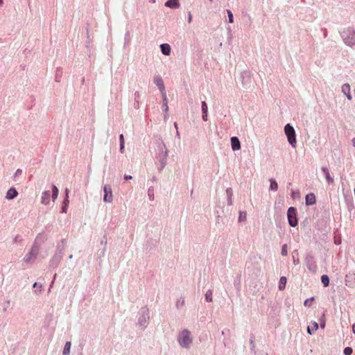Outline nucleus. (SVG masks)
Instances as JSON below:
<instances>
[{
    "mask_svg": "<svg viewBox=\"0 0 355 355\" xmlns=\"http://www.w3.org/2000/svg\"><path fill=\"white\" fill-rule=\"evenodd\" d=\"M177 341L182 348L189 349L193 343L192 332L188 329H182L177 336Z\"/></svg>",
    "mask_w": 355,
    "mask_h": 355,
    "instance_id": "nucleus-1",
    "label": "nucleus"
},
{
    "mask_svg": "<svg viewBox=\"0 0 355 355\" xmlns=\"http://www.w3.org/2000/svg\"><path fill=\"white\" fill-rule=\"evenodd\" d=\"M341 38L345 45L349 47L355 46V29L347 27L340 32Z\"/></svg>",
    "mask_w": 355,
    "mask_h": 355,
    "instance_id": "nucleus-2",
    "label": "nucleus"
},
{
    "mask_svg": "<svg viewBox=\"0 0 355 355\" xmlns=\"http://www.w3.org/2000/svg\"><path fill=\"white\" fill-rule=\"evenodd\" d=\"M149 310L146 306L142 307L139 311L137 325L141 329H144L147 327L149 321Z\"/></svg>",
    "mask_w": 355,
    "mask_h": 355,
    "instance_id": "nucleus-3",
    "label": "nucleus"
},
{
    "mask_svg": "<svg viewBox=\"0 0 355 355\" xmlns=\"http://www.w3.org/2000/svg\"><path fill=\"white\" fill-rule=\"evenodd\" d=\"M284 132L287 137L288 142L295 148L296 145V134L294 128L289 123L284 126Z\"/></svg>",
    "mask_w": 355,
    "mask_h": 355,
    "instance_id": "nucleus-4",
    "label": "nucleus"
},
{
    "mask_svg": "<svg viewBox=\"0 0 355 355\" xmlns=\"http://www.w3.org/2000/svg\"><path fill=\"white\" fill-rule=\"evenodd\" d=\"M52 191V199L53 201L55 200V199L58 198V188L53 185ZM50 198H51V192L50 191H45L42 192V197H41V203L43 205H49L50 202Z\"/></svg>",
    "mask_w": 355,
    "mask_h": 355,
    "instance_id": "nucleus-5",
    "label": "nucleus"
},
{
    "mask_svg": "<svg viewBox=\"0 0 355 355\" xmlns=\"http://www.w3.org/2000/svg\"><path fill=\"white\" fill-rule=\"evenodd\" d=\"M287 218L288 223L291 227H295L297 225V219L296 218V209L291 207L287 211Z\"/></svg>",
    "mask_w": 355,
    "mask_h": 355,
    "instance_id": "nucleus-6",
    "label": "nucleus"
},
{
    "mask_svg": "<svg viewBox=\"0 0 355 355\" xmlns=\"http://www.w3.org/2000/svg\"><path fill=\"white\" fill-rule=\"evenodd\" d=\"M103 201L105 202H112L113 200L112 191L110 185H105L103 187Z\"/></svg>",
    "mask_w": 355,
    "mask_h": 355,
    "instance_id": "nucleus-7",
    "label": "nucleus"
},
{
    "mask_svg": "<svg viewBox=\"0 0 355 355\" xmlns=\"http://www.w3.org/2000/svg\"><path fill=\"white\" fill-rule=\"evenodd\" d=\"M38 253V249L37 247H33L31 251L25 256L24 261L26 262H31L34 259Z\"/></svg>",
    "mask_w": 355,
    "mask_h": 355,
    "instance_id": "nucleus-8",
    "label": "nucleus"
},
{
    "mask_svg": "<svg viewBox=\"0 0 355 355\" xmlns=\"http://www.w3.org/2000/svg\"><path fill=\"white\" fill-rule=\"evenodd\" d=\"M162 146H163V148H162V153H163V158L160 160L159 170H162V168H164L166 166L167 157H168V150L166 148L165 144H163Z\"/></svg>",
    "mask_w": 355,
    "mask_h": 355,
    "instance_id": "nucleus-9",
    "label": "nucleus"
},
{
    "mask_svg": "<svg viewBox=\"0 0 355 355\" xmlns=\"http://www.w3.org/2000/svg\"><path fill=\"white\" fill-rule=\"evenodd\" d=\"M162 109L163 111L165 112L164 118L166 119L168 117V101H167V96L166 92H162Z\"/></svg>",
    "mask_w": 355,
    "mask_h": 355,
    "instance_id": "nucleus-10",
    "label": "nucleus"
},
{
    "mask_svg": "<svg viewBox=\"0 0 355 355\" xmlns=\"http://www.w3.org/2000/svg\"><path fill=\"white\" fill-rule=\"evenodd\" d=\"M17 195H18L17 191L15 188L12 187L10 189H9L8 190V191L6 192V198L7 200H12L15 197H17Z\"/></svg>",
    "mask_w": 355,
    "mask_h": 355,
    "instance_id": "nucleus-11",
    "label": "nucleus"
},
{
    "mask_svg": "<svg viewBox=\"0 0 355 355\" xmlns=\"http://www.w3.org/2000/svg\"><path fill=\"white\" fill-rule=\"evenodd\" d=\"M231 145L233 150H238L241 148V144L239 139L236 137L231 138Z\"/></svg>",
    "mask_w": 355,
    "mask_h": 355,
    "instance_id": "nucleus-12",
    "label": "nucleus"
},
{
    "mask_svg": "<svg viewBox=\"0 0 355 355\" xmlns=\"http://www.w3.org/2000/svg\"><path fill=\"white\" fill-rule=\"evenodd\" d=\"M342 92L347 96L348 100H351L352 96L350 94V86L349 84H344L342 86Z\"/></svg>",
    "mask_w": 355,
    "mask_h": 355,
    "instance_id": "nucleus-13",
    "label": "nucleus"
},
{
    "mask_svg": "<svg viewBox=\"0 0 355 355\" xmlns=\"http://www.w3.org/2000/svg\"><path fill=\"white\" fill-rule=\"evenodd\" d=\"M160 49L162 53L164 55H169L171 52V46L168 44H162L160 45Z\"/></svg>",
    "mask_w": 355,
    "mask_h": 355,
    "instance_id": "nucleus-14",
    "label": "nucleus"
},
{
    "mask_svg": "<svg viewBox=\"0 0 355 355\" xmlns=\"http://www.w3.org/2000/svg\"><path fill=\"white\" fill-rule=\"evenodd\" d=\"M155 85L157 86L159 89L162 92H165V87L164 82L160 77H156L154 80Z\"/></svg>",
    "mask_w": 355,
    "mask_h": 355,
    "instance_id": "nucleus-15",
    "label": "nucleus"
},
{
    "mask_svg": "<svg viewBox=\"0 0 355 355\" xmlns=\"http://www.w3.org/2000/svg\"><path fill=\"white\" fill-rule=\"evenodd\" d=\"M321 171L324 173L327 182L328 183H332L334 182V179L331 178L328 168L327 167H322Z\"/></svg>",
    "mask_w": 355,
    "mask_h": 355,
    "instance_id": "nucleus-16",
    "label": "nucleus"
},
{
    "mask_svg": "<svg viewBox=\"0 0 355 355\" xmlns=\"http://www.w3.org/2000/svg\"><path fill=\"white\" fill-rule=\"evenodd\" d=\"M165 6L172 8H178L180 6L179 0H168L165 3Z\"/></svg>",
    "mask_w": 355,
    "mask_h": 355,
    "instance_id": "nucleus-17",
    "label": "nucleus"
},
{
    "mask_svg": "<svg viewBox=\"0 0 355 355\" xmlns=\"http://www.w3.org/2000/svg\"><path fill=\"white\" fill-rule=\"evenodd\" d=\"M315 197L313 193H309L306 196V204L307 205H312L315 203Z\"/></svg>",
    "mask_w": 355,
    "mask_h": 355,
    "instance_id": "nucleus-18",
    "label": "nucleus"
},
{
    "mask_svg": "<svg viewBox=\"0 0 355 355\" xmlns=\"http://www.w3.org/2000/svg\"><path fill=\"white\" fill-rule=\"evenodd\" d=\"M311 324V327L310 326H308L307 327V332L310 335H312L313 334V331H316L319 327L318 324L316 322H312Z\"/></svg>",
    "mask_w": 355,
    "mask_h": 355,
    "instance_id": "nucleus-19",
    "label": "nucleus"
},
{
    "mask_svg": "<svg viewBox=\"0 0 355 355\" xmlns=\"http://www.w3.org/2000/svg\"><path fill=\"white\" fill-rule=\"evenodd\" d=\"M286 282H287V279L286 277H282L280 278L279 282V286H278V288L280 291L284 290V288L286 287Z\"/></svg>",
    "mask_w": 355,
    "mask_h": 355,
    "instance_id": "nucleus-20",
    "label": "nucleus"
},
{
    "mask_svg": "<svg viewBox=\"0 0 355 355\" xmlns=\"http://www.w3.org/2000/svg\"><path fill=\"white\" fill-rule=\"evenodd\" d=\"M71 343L69 341H67L64 347V349L62 352L63 355H69L70 354V350H71Z\"/></svg>",
    "mask_w": 355,
    "mask_h": 355,
    "instance_id": "nucleus-21",
    "label": "nucleus"
},
{
    "mask_svg": "<svg viewBox=\"0 0 355 355\" xmlns=\"http://www.w3.org/2000/svg\"><path fill=\"white\" fill-rule=\"evenodd\" d=\"M184 305V298L182 297H179L177 301L175 306L178 309H182Z\"/></svg>",
    "mask_w": 355,
    "mask_h": 355,
    "instance_id": "nucleus-22",
    "label": "nucleus"
},
{
    "mask_svg": "<svg viewBox=\"0 0 355 355\" xmlns=\"http://www.w3.org/2000/svg\"><path fill=\"white\" fill-rule=\"evenodd\" d=\"M270 189L272 191H277L278 189V184L277 182L272 179L270 180Z\"/></svg>",
    "mask_w": 355,
    "mask_h": 355,
    "instance_id": "nucleus-23",
    "label": "nucleus"
},
{
    "mask_svg": "<svg viewBox=\"0 0 355 355\" xmlns=\"http://www.w3.org/2000/svg\"><path fill=\"white\" fill-rule=\"evenodd\" d=\"M321 282H322V284L324 285V286L326 287V286H329V277L326 275H323L321 277Z\"/></svg>",
    "mask_w": 355,
    "mask_h": 355,
    "instance_id": "nucleus-24",
    "label": "nucleus"
},
{
    "mask_svg": "<svg viewBox=\"0 0 355 355\" xmlns=\"http://www.w3.org/2000/svg\"><path fill=\"white\" fill-rule=\"evenodd\" d=\"M22 175V170L17 169L14 174V181L17 182L19 180V177Z\"/></svg>",
    "mask_w": 355,
    "mask_h": 355,
    "instance_id": "nucleus-25",
    "label": "nucleus"
},
{
    "mask_svg": "<svg viewBox=\"0 0 355 355\" xmlns=\"http://www.w3.org/2000/svg\"><path fill=\"white\" fill-rule=\"evenodd\" d=\"M148 196L150 200H154V188L150 187L148 189Z\"/></svg>",
    "mask_w": 355,
    "mask_h": 355,
    "instance_id": "nucleus-26",
    "label": "nucleus"
},
{
    "mask_svg": "<svg viewBox=\"0 0 355 355\" xmlns=\"http://www.w3.org/2000/svg\"><path fill=\"white\" fill-rule=\"evenodd\" d=\"M205 300L206 301L210 302H212V292L211 291L209 290L205 293Z\"/></svg>",
    "mask_w": 355,
    "mask_h": 355,
    "instance_id": "nucleus-27",
    "label": "nucleus"
},
{
    "mask_svg": "<svg viewBox=\"0 0 355 355\" xmlns=\"http://www.w3.org/2000/svg\"><path fill=\"white\" fill-rule=\"evenodd\" d=\"M247 214L245 211H239V221H244L246 220Z\"/></svg>",
    "mask_w": 355,
    "mask_h": 355,
    "instance_id": "nucleus-28",
    "label": "nucleus"
},
{
    "mask_svg": "<svg viewBox=\"0 0 355 355\" xmlns=\"http://www.w3.org/2000/svg\"><path fill=\"white\" fill-rule=\"evenodd\" d=\"M201 109L202 113H208V107L205 101L201 103Z\"/></svg>",
    "mask_w": 355,
    "mask_h": 355,
    "instance_id": "nucleus-29",
    "label": "nucleus"
},
{
    "mask_svg": "<svg viewBox=\"0 0 355 355\" xmlns=\"http://www.w3.org/2000/svg\"><path fill=\"white\" fill-rule=\"evenodd\" d=\"M227 15H228V21L230 23H233L234 22V16H233V13L232 12L231 10H227Z\"/></svg>",
    "mask_w": 355,
    "mask_h": 355,
    "instance_id": "nucleus-30",
    "label": "nucleus"
},
{
    "mask_svg": "<svg viewBox=\"0 0 355 355\" xmlns=\"http://www.w3.org/2000/svg\"><path fill=\"white\" fill-rule=\"evenodd\" d=\"M69 202V200L67 198L66 200H64V206L62 208V211L63 213H67V206H68Z\"/></svg>",
    "mask_w": 355,
    "mask_h": 355,
    "instance_id": "nucleus-31",
    "label": "nucleus"
},
{
    "mask_svg": "<svg viewBox=\"0 0 355 355\" xmlns=\"http://www.w3.org/2000/svg\"><path fill=\"white\" fill-rule=\"evenodd\" d=\"M314 300V298L313 297H311V298H309V299H306L304 302V304L305 306H311V303Z\"/></svg>",
    "mask_w": 355,
    "mask_h": 355,
    "instance_id": "nucleus-32",
    "label": "nucleus"
},
{
    "mask_svg": "<svg viewBox=\"0 0 355 355\" xmlns=\"http://www.w3.org/2000/svg\"><path fill=\"white\" fill-rule=\"evenodd\" d=\"M281 253H282V256H286L288 254L287 245L286 244L283 245Z\"/></svg>",
    "mask_w": 355,
    "mask_h": 355,
    "instance_id": "nucleus-33",
    "label": "nucleus"
},
{
    "mask_svg": "<svg viewBox=\"0 0 355 355\" xmlns=\"http://www.w3.org/2000/svg\"><path fill=\"white\" fill-rule=\"evenodd\" d=\"M352 349L349 347H347L344 349V354L345 355H351L352 354Z\"/></svg>",
    "mask_w": 355,
    "mask_h": 355,
    "instance_id": "nucleus-34",
    "label": "nucleus"
},
{
    "mask_svg": "<svg viewBox=\"0 0 355 355\" xmlns=\"http://www.w3.org/2000/svg\"><path fill=\"white\" fill-rule=\"evenodd\" d=\"M227 193L230 198L228 203H229V205H232V200H231L232 192H231L230 189H227Z\"/></svg>",
    "mask_w": 355,
    "mask_h": 355,
    "instance_id": "nucleus-35",
    "label": "nucleus"
},
{
    "mask_svg": "<svg viewBox=\"0 0 355 355\" xmlns=\"http://www.w3.org/2000/svg\"><path fill=\"white\" fill-rule=\"evenodd\" d=\"M119 141H120V144H122V143H124V137H123V135H120L119 136Z\"/></svg>",
    "mask_w": 355,
    "mask_h": 355,
    "instance_id": "nucleus-36",
    "label": "nucleus"
},
{
    "mask_svg": "<svg viewBox=\"0 0 355 355\" xmlns=\"http://www.w3.org/2000/svg\"><path fill=\"white\" fill-rule=\"evenodd\" d=\"M124 151V143L120 144V152L123 153Z\"/></svg>",
    "mask_w": 355,
    "mask_h": 355,
    "instance_id": "nucleus-37",
    "label": "nucleus"
},
{
    "mask_svg": "<svg viewBox=\"0 0 355 355\" xmlns=\"http://www.w3.org/2000/svg\"><path fill=\"white\" fill-rule=\"evenodd\" d=\"M202 117L204 121H207V113H202Z\"/></svg>",
    "mask_w": 355,
    "mask_h": 355,
    "instance_id": "nucleus-38",
    "label": "nucleus"
},
{
    "mask_svg": "<svg viewBox=\"0 0 355 355\" xmlns=\"http://www.w3.org/2000/svg\"><path fill=\"white\" fill-rule=\"evenodd\" d=\"M132 178V177L130 175H124V179L126 180H131Z\"/></svg>",
    "mask_w": 355,
    "mask_h": 355,
    "instance_id": "nucleus-39",
    "label": "nucleus"
},
{
    "mask_svg": "<svg viewBox=\"0 0 355 355\" xmlns=\"http://www.w3.org/2000/svg\"><path fill=\"white\" fill-rule=\"evenodd\" d=\"M320 327H321L322 329H324V328L325 327V322H324V320H322V321L321 322V323H320Z\"/></svg>",
    "mask_w": 355,
    "mask_h": 355,
    "instance_id": "nucleus-40",
    "label": "nucleus"
},
{
    "mask_svg": "<svg viewBox=\"0 0 355 355\" xmlns=\"http://www.w3.org/2000/svg\"><path fill=\"white\" fill-rule=\"evenodd\" d=\"M191 20H192V16H191V14L189 13V17H188V21H189V23H191Z\"/></svg>",
    "mask_w": 355,
    "mask_h": 355,
    "instance_id": "nucleus-41",
    "label": "nucleus"
},
{
    "mask_svg": "<svg viewBox=\"0 0 355 355\" xmlns=\"http://www.w3.org/2000/svg\"><path fill=\"white\" fill-rule=\"evenodd\" d=\"M42 284H40V289H42ZM40 291H41V290H40V291H38L37 290H36V291H35V293L36 294H38Z\"/></svg>",
    "mask_w": 355,
    "mask_h": 355,
    "instance_id": "nucleus-42",
    "label": "nucleus"
},
{
    "mask_svg": "<svg viewBox=\"0 0 355 355\" xmlns=\"http://www.w3.org/2000/svg\"><path fill=\"white\" fill-rule=\"evenodd\" d=\"M352 331L355 334V323L352 325Z\"/></svg>",
    "mask_w": 355,
    "mask_h": 355,
    "instance_id": "nucleus-43",
    "label": "nucleus"
},
{
    "mask_svg": "<svg viewBox=\"0 0 355 355\" xmlns=\"http://www.w3.org/2000/svg\"><path fill=\"white\" fill-rule=\"evenodd\" d=\"M352 144H353L354 147L355 148V137L353 138V139H352Z\"/></svg>",
    "mask_w": 355,
    "mask_h": 355,
    "instance_id": "nucleus-44",
    "label": "nucleus"
},
{
    "mask_svg": "<svg viewBox=\"0 0 355 355\" xmlns=\"http://www.w3.org/2000/svg\"><path fill=\"white\" fill-rule=\"evenodd\" d=\"M38 286V284H37V282H35V283L33 284V287H36V286Z\"/></svg>",
    "mask_w": 355,
    "mask_h": 355,
    "instance_id": "nucleus-45",
    "label": "nucleus"
},
{
    "mask_svg": "<svg viewBox=\"0 0 355 355\" xmlns=\"http://www.w3.org/2000/svg\"><path fill=\"white\" fill-rule=\"evenodd\" d=\"M3 0H0V6H1L3 5Z\"/></svg>",
    "mask_w": 355,
    "mask_h": 355,
    "instance_id": "nucleus-46",
    "label": "nucleus"
},
{
    "mask_svg": "<svg viewBox=\"0 0 355 355\" xmlns=\"http://www.w3.org/2000/svg\"><path fill=\"white\" fill-rule=\"evenodd\" d=\"M174 126H175V128L178 130V124H177V123H174Z\"/></svg>",
    "mask_w": 355,
    "mask_h": 355,
    "instance_id": "nucleus-47",
    "label": "nucleus"
},
{
    "mask_svg": "<svg viewBox=\"0 0 355 355\" xmlns=\"http://www.w3.org/2000/svg\"><path fill=\"white\" fill-rule=\"evenodd\" d=\"M156 180H157V178H156V177H155V176H154V177L153 178V181H156Z\"/></svg>",
    "mask_w": 355,
    "mask_h": 355,
    "instance_id": "nucleus-48",
    "label": "nucleus"
},
{
    "mask_svg": "<svg viewBox=\"0 0 355 355\" xmlns=\"http://www.w3.org/2000/svg\"><path fill=\"white\" fill-rule=\"evenodd\" d=\"M68 192H69L68 189H66V195H67V197H68Z\"/></svg>",
    "mask_w": 355,
    "mask_h": 355,
    "instance_id": "nucleus-49",
    "label": "nucleus"
},
{
    "mask_svg": "<svg viewBox=\"0 0 355 355\" xmlns=\"http://www.w3.org/2000/svg\"><path fill=\"white\" fill-rule=\"evenodd\" d=\"M176 135H177V136H178V137L180 136L179 132H178V130H177Z\"/></svg>",
    "mask_w": 355,
    "mask_h": 355,
    "instance_id": "nucleus-50",
    "label": "nucleus"
},
{
    "mask_svg": "<svg viewBox=\"0 0 355 355\" xmlns=\"http://www.w3.org/2000/svg\"><path fill=\"white\" fill-rule=\"evenodd\" d=\"M72 257H73L72 254L69 255V259H72Z\"/></svg>",
    "mask_w": 355,
    "mask_h": 355,
    "instance_id": "nucleus-51",
    "label": "nucleus"
},
{
    "mask_svg": "<svg viewBox=\"0 0 355 355\" xmlns=\"http://www.w3.org/2000/svg\"><path fill=\"white\" fill-rule=\"evenodd\" d=\"M152 1H153V3H155V0H152Z\"/></svg>",
    "mask_w": 355,
    "mask_h": 355,
    "instance_id": "nucleus-52",
    "label": "nucleus"
}]
</instances>
